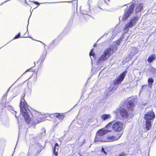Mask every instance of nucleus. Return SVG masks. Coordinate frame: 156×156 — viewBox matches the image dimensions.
<instances>
[{
	"instance_id": "f257e3e1",
	"label": "nucleus",
	"mask_w": 156,
	"mask_h": 156,
	"mask_svg": "<svg viewBox=\"0 0 156 156\" xmlns=\"http://www.w3.org/2000/svg\"><path fill=\"white\" fill-rule=\"evenodd\" d=\"M20 113L24 117L27 123L32 124L33 123H38L47 119L46 117L49 116V114H41L35 111L33 113L32 117L30 118V114L31 113L27 108V104L25 100L22 99L20 101Z\"/></svg>"
},
{
	"instance_id": "f03ea898",
	"label": "nucleus",
	"mask_w": 156,
	"mask_h": 156,
	"mask_svg": "<svg viewBox=\"0 0 156 156\" xmlns=\"http://www.w3.org/2000/svg\"><path fill=\"white\" fill-rule=\"evenodd\" d=\"M118 47L115 45H111L107 48L104 52L103 54L99 58L98 62L100 63L101 61H105L110 57L114 52L117 49Z\"/></svg>"
},
{
	"instance_id": "7ed1b4c3",
	"label": "nucleus",
	"mask_w": 156,
	"mask_h": 156,
	"mask_svg": "<svg viewBox=\"0 0 156 156\" xmlns=\"http://www.w3.org/2000/svg\"><path fill=\"white\" fill-rule=\"evenodd\" d=\"M126 73L127 72L125 71L114 80L113 84L111 85L109 88V90L110 91H113L117 88L118 85L123 80Z\"/></svg>"
},
{
	"instance_id": "20e7f679",
	"label": "nucleus",
	"mask_w": 156,
	"mask_h": 156,
	"mask_svg": "<svg viewBox=\"0 0 156 156\" xmlns=\"http://www.w3.org/2000/svg\"><path fill=\"white\" fill-rule=\"evenodd\" d=\"M107 127H109L110 129L111 128L112 129L120 132L123 130L124 125L123 123L121 122H112L109 123L107 125Z\"/></svg>"
},
{
	"instance_id": "39448f33",
	"label": "nucleus",
	"mask_w": 156,
	"mask_h": 156,
	"mask_svg": "<svg viewBox=\"0 0 156 156\" xmlns=\"http://www.w3.org/2000/svg\"><path fill=\"white\" fill-rule=\"evenodd\" d=\"M155 117L154 112L152 111L147 112L144 115V119L146 120V128L149 130L151 126V123L153 121Z\"/></svg>"
},
{
	"instance_id": "423d86ee",
	"label": "nucleus",
	"mask_w": 156,
	"mask_h": 156,
	"mask_svg": "<svg viewBox=\"0 0 156 156\" xmlns=\"http://www.w3.org/2000/svg\"><path fill=\"white\" fill-rule=\"evenodd\" d=\"M115 112L117 117L119 119L126 118L129 116L126 111L123 108H120L118 109Z\"/></svg>"
},
{
	"instance_id": "0eeeda50",
	"label": "nucleus",
	"mask_w": 156,
	"mask_h": 156,
	"mask_svg": "<svg viewBox=\"0 0 156 156\" xmlns=\"http://www.w3.org/2000/svg\"><path fill=\"white\" fill-rule=\"evenodd\" d=\"M138 19L136 16L132 18L125 25L124 28V30L126 32L129 30V28L135 25L138 21Z\"/></svg>"
},
{
	"instance_id": "6e6552de",
	"label": "nucleus",
	"mask_w": 156,
	"mask_h": 156,
	"mask_svg": "<svg viewBox=\"0 0 156 156\" xmlns=\"http://www.w3.org/2000/svg\"><path fill=\"white\" fill-rule=\"evenodd\" d=\"M136 98L132 97L128 98L127 101V107L129 110L132 111L133 110V107L135 106L136 101Z\"/></svg>"
},
{
	"instance_id": "1a4fd4ad",
	"label": "nucleus",
	"mask_w": 156,
	"mask_h": 156,
	"mask_svg": "<svg viewBox=\"0 0 156 156\" xmlns=\"http://www.w3.org/2000/svg\"><path fill=\"white\" fill-rule=\"evenodd\" d=\"M134 8V5L133 4H131L129 6L126 12H125L122 20L124 21H126L133 12Z\"/></svg>"
},
{
	"instance_id": "9d476101",
	"label": "nucleus",
	"mask_w": 156,
	"mask_h": 156,
	"mask_svg": "<svg viewBox=\"0 0 156 156\" xmlns=\"http://www.w3.org/2000/svg\"><path fill=\"white\" fill-rule=\"evenodd\" d=\"M122 135V133H118L115 136L108 135L105 138V142H112L118 140Z\"/></svg>"
},
{
	"instance_id": "9b49d317",
	"label": "nucleus",
	"mask_w": 156,
	"mask_h": 156,
	"mask_svg": "<svg viewBox=\"0 0 156 156\" xmlns=\"http://www.w3.org/2000/svg\"><path fill=\"white\" fill-rule=\"evenodd\" d=\"M112 130V129L111 128H109V127L107 128V126L105 128L101 129L99 130H98L97 133L101 135L102 136L106 134L108 132L111 131Z\"/></svg>"
},
{
	"instance_id": "f8f14e48",
	"label": "nucleus",
	"mask_w": 156,
	"mask_h": 156,
	"mask_svg": "<svg viewBox=\"0 0 156 156\" xmlns=\"http://www.w3.org/2000/svg\"><path fill=\"white\" fill-rule=\"evenodd\" d=\"M105 136H102L98 133H96V137L94 140L95 142H105Z\"/></svg>"
},
{
	"instance_id": "ddd939ff",
	"label": "nucleus",
	"mask_w": 156,
	"mask_h": 156,
	"mask_svg": "<svg viewBox=\"0 0 156 156\" xmlns=\"http://www.w3.org/2000/svg\"><path fill=\"white\" fill-rule=\"evenodd\" d=\"M143 10V4L141 3H139L136 6L135 9V12L138 13Z\"/></svg>"
},
{
	"instance_id": "4468645a",
	"label": "nucleus",
	"mask_w": 156,
	"mask_h": 156,
	"mask_svg": "<svg viewBox=\"0 0 156 156\" xmlns=\"http://www.w3.org/2000/svg\"><path fill=\"white\" fill-rule=\"evenodd\" d=\"M156 55L154 54H152L150 55L147 58V61L149 63L152 62L153 61L155 60Z\"/></svg>"
},
{
	"instance_id": "2eb2a0df",
	"label": "nucleus",
	"mask_w": 156,
	"mask_h": 156,
	"mask_svg": "<svg viewBox=\"0 0 156 156\" xmlns=\"http://www.w3.org/2000/svg\"><path fill=\"white\" fill-rule=\"evenodd\" d=\"M111 117V115L110 114H104L101 116V119L103 120H106L110 119Z\"/></svg>"
},
{
	"instance_id": "dca6fc26",
	"label": "nucleus",
	"mask_w": 156,
	"mask_h": 156,
	"mask_svg": "<svg viewBox=\"0 0 156 156\" xmlns=\"http://www.w3.org/2000/svg\"><path fill=\"white\" fill-rule=\"evenodd\" d=\"M58 151V145L57 143H56L54 146V149L53 150V151L54 154V155H53V156H57Z\"/></svg>"
},
{
	"instance_id": "f3484780",
	"label": "nucleus",
	"mask_w": 156,
	"mask_h": 156,
	"mask_svg": "<svg viewBox=\"0 0 156 156\" xmlns=\"http://www.w3.org/2000/svg\"><path fill=\"white\" fill-rule=\"evenodd\" d=\"M47 54V52L46 50L44 51L43 53L41 55L39 59V61L41 62H43L45 59Z\"/></svg>"
},
{
	"instance_id": "a211bd4d",
	"label": "nucleus",
	"mask_w": 156,
	"mask_h": 156,
	"mask_svg": "<svg viewBox=\"0 0 156 156\" xmlns=\"http://www.w3.org/2000/svg\"><path fill=\"white\" fill-rule=\"evenodd\" d=\"M54 115L58 119L60 120H62L64 116L63 114H60L58 113H55Z\"/></svg>"
},
{
	"instance_id": "6ab92c4d",
	"label": "nucleus",
	"mask_w": 156,
	"mask_h": 156,
	"mask_svg": "<svg viewBox=\"0 0 156 156\" xmlns=\"http://www.w3.org/2000/svg\"><path fill=\"white\" fill-rule=\"evenodd\" d=\"M154 82V80L152 78H149L148 80V86L151 88L152 85V83Z\"/></svg>"
},
{
	"instance_id": "aec40b11",
	"label": "nucleus",
	"mask_w": 156,
	"mask_h": 156,
	"mask_svg": "<svg viewBox=\"0 0 156 156\" xmlns=\"http://www.w3.org/2000/svg\"><path fill=\"white\" fill-rule=\"evenodd\" d=\"M122 41V39L121 38H120L118 39L116 41H114V43L116 44L117 45H119L120 44L121 41Z\"/></svg>"
},
{
	"instance_id": "412c9836",
	"label": "nucleus",
	"mask_w": 156,
	"mask_h": 156,
	"mask_svg": "<svg viewBox=\"0 0 156 156\" xmlns=\"http://www.w3.org/2000/svg\"><path fill=\"white\" fill-rule=\"evenodd\" d=\"M93 49L91 50L90 51V52L89 54L90 56H94L95 55V54L94 52H93Z\"/></svg>"
},
{
	"instance_id": "4be33fe9",
	"label": "nucleus",
	"mask_w": 156,
	"mask_h": 156,
	"mask_svg": "<svg viewBox=\"0 0 156 156\" xmlns=\"http://www.w3.org/2000/svg\"><path fill=\"white\" fill-rule=\"evenodd\" d=\"M101 151V152H103L105 155H106L107 154V152H106V151L105 150V148H104L103 147H102Z\"/></svg>"
},
{
	"instance_id": "5701e85b",
	"label": "nucleus",
	"mask_w": 156,
	"mask_h": 156,
	"mask_svg": "<svg viewBox=\"0 0 156 156\" xmlns=\"http://www.w3.org/2000/svg\"><path fill=\"white\" fill-rule=\"evenodd\" d=\"M20 33H18V34L17 35L15 36L14 38H15V39L18 38L20 37Z\"/></svg>"
},
{
	"instance_id": "b1692460",
	"label": "nucleus",
	"mask_w": 156,
	"mask_h": 156,
	"mask_svg": "<svg viewBox=\"0 0 156 156\" xmlns=\"http://www.w3.org/2000/svg\"><path fill=\"white\" fill-rule=\"evenodd\" d=\"M127 155V154L123 152L121 153L120 154L119 156H126Z\"/></svg>"
},
{
	"instance_id": "393cba45",
	"label": "nucleus",
	"mask_w": 156,
	"mask_h": 156,
	"mask_svg": "<svg viewBox=\"0 0 156 156\" xmlns=\"http://www.w3.org/2000/svg\"><path fill=\"white\" fill-rule=\"evenodd\" d=\"M34 2V3H35L38 5H39L40 4L38 2Z\"/></svg>"
},
{
	"instance_id": "a878e982",
	"label": "nucleus",
	"mask_w": 156,
	"mask_h": 156,
	"mask_svg": "<svg viewBox=\"0 0 156 156\" xmlns=\"http://www.w3.org/2000/svg\"><path fill=\"white\" fill-rule=\"evenodd\" d=\"M12 113H13V114L14 113H16V111H13V112H12Z\"/></svg>"
},
{
	"instance_id": "bb28decb",
	"label": "nucleus",
	"mask_w": 156,
	"mask_h": 156,
	"mask_svg": "<svg viewBox=\"0 0 156 156\" xmlns=\"http://www.w3.org/2000/svg\"><path fill=\"white\" fill-rule=\"evenodd\" d=\"M30 69H28V70H27L26 71H27V72H28V71H30Z\"/></svg>"
},
{
	"instance_id": "cd10ccee",
	"label": "nucleus",
	"mask_w": 156,
	"mask_h": 156,
	"mask_svg": "<svg viewBox=\"0 0 156 156\" xmlns=\"http://www.w3.org/2000/svg\"><path fill=\"white\" fill-rule=\"evenodd\" d=\"M146 86L145 85H144L143 86V88H144V87H145Z\"/></svg>"
},
{
	"instance_id": "c85d7f7f",
	"label": "nucleus",
	"mask_w": 156,
	"mask_h": 156,
	"mask_svg": "<svg viewBox=\"0 0 156 156\" xmlns=\"http://www.w3.org/2000/svg\"><path fill=\"white\" fill-rule=\"evenodd\" d=\"M16 115V117H17L16 115Z\"/></svg>"
},
{
	"instance_id": "c756f323",
	"label": "nucleus",
	"mask_w": 156,
	"mask_h": 156,
	"mask_svg": "<svg viewBox=\"0 0 156 156\" xmlns=\"http://www.w3.org/2000/svg\"><path fill=\"white\" fill-rule=\"evenodd\" d=\"M33 67H30V68H33Z\"/></svg>"
},
{
	"instance_id": "7c9ffc66",
	"label": "nucleus",
	"mask_w": 156,
	"mask_h": 156,
	"mask_svg": "<svg viewBox=\"0 0 156 156\" xmlns=\"http://www.w3.org/2000/svg\"><path fill=\"white\" fill-rule=\"evenodd\" d=\"M108 1H109L110 0H108Z\"/></svg>"
}]
</instances>
